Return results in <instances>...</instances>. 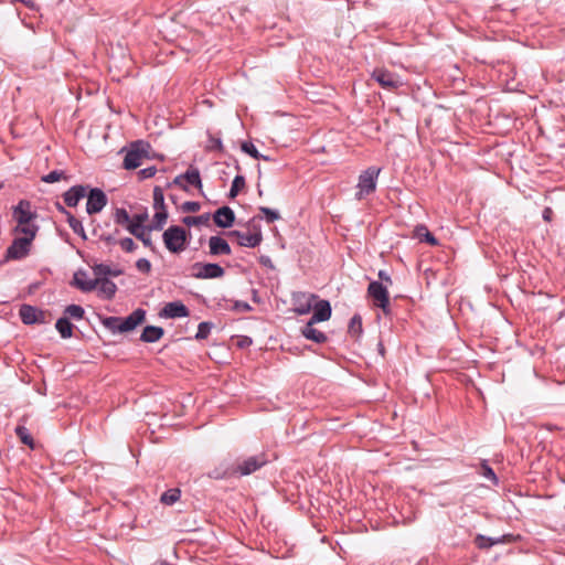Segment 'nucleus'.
<instances>
[{
  "label": "nucleus",
  "mask_w": 565,
  "mask_h": 565,
  "mask_svg": "<svg viewBox=\"0 0 565 565\" xmlns=\"http://www.w3.org/2000/svg\"><path fill=\"white\" fill-rule=\"evenodd\" d=\"M19 316L25 324L42 322L44 318L43 311L30 305H22L19 310Z\"/></svg>",
  "instance_id": "16"
},
{
  "label": "nucleus",
  "mask_w": 565,
  "mask_h": 565,
  "mask_svg": "<svg viewBox=\"0 0 565 565\" xmlns=\"http://www.w3.org/2000/svg\"><path fill=\"white\" fill-rule=\"evenodd\" d=\"M245 178L243 175H236L232 182L228 196L234 199L245 188Z\"/></svg>",
  "instance_id": "32"
},
{
  "label": "nucleus",
  "mask_w": 565,
  "mask_h": 565,
  "mask_svg": "<svg viewBox=\"0 0 565 565\" xmlns=\"http://www.w3.org/2000/svg\"><path fill=\"white\" fill-rule=\"evenodd\" d=\"M172 183L184 191H188V185L202 189L200 171L196 168H190L183 174L177 175Z\"/></svg>",
  "instance_id": "10"
},
{
  "label": "nucleus",
  "mask_w": 565,
  "mask_h": 565,
  "mask_svg": "<svg viewBox=\"0 0 565 565\" xmlns=\"http://www.w3.org/2000/svg\"><path fill=\"white\" fill-rule=\"evenodd\" d=\"M367 295L372 298L374 306L381 308L385 315L390 312V294L386 286L380 281H371Z\"/></svg>",
  "instance_id": "6"
},
{
  "label": "nucleus",
  "mask_w": 565,
  "mask_h": 565,
  "mask_svg": "<svg viewBox=\"0 0 565 565\" xmlns=\"http://www.w3.org/2000/svg\"><path fill=\"white\" fill-rule=\"evenodd\" d=\"M475 543L476 545L481 548V550H486V548H490L492 547L493 545H497V544H500V543H503V539L501 537H498V539H493V537H488V536H484L482 534H478L475 539Z\"/></svg>",
  "instance_id": "29"
},
{
  "label": "nucleus",
  "mask_w": 565,
  "mask_h": 565,
  "mask_svg": "<svg viewBox=\"0 0 565 565\" xmlns=\"http://www.w3.org/2000/svg\"><path fill=\"white\" fill-rule=\"evenodd\" d=\"M164 331L161 327L147 326L140 335V340L147 343H153L159 341Z\"/></svg>",
  "instance_id": "25"
},
{
  "label": "nucleus",
  "mask_w": 565,
  "mask_h": 565,
  "mask_svg": "<svg viewBox=\"0 0 565 565\" xmlns=\"http://www.w3.org/2000/svg\"><path fill=\"white\" fill-rule=\"evenodd\" d=\"M232 309L239 312H248L252 310V306L245 301H235Z\"/></svg>",
  "instance_id": "51"
},
{
  "label": "nucleus",
  "mask_w": 565,
  "mask_h": 565,
  "mask_svg": "<svg viewBox=\"0 0 565 565\" xmlns=\"http://www.w3.org/2000/svg\"><path fill=\"white\" fill-rule=\"evenodd\" d=\"M230 236H233L237 239V244L243 247H249L254 248L258 246L262 241L263 236L259 230H257L254 233H243L241 231H231L228 233Z\"/></svg>",
  "instance_id": "13"
},
{
  "label": "nucleus",
  "mask_w": 565,
  "mask_h": 565,
  "mask_svg": "<svg viewBox=\"0 0 565 565\" xmlns=\"http://www.w3.org/2000/svg\"><path fill=\"white\" fill-rule=\"evenodd\" d=\"M34 233L25 232V235H17L11 245L7 248V259H22L26 257L31 250L32 242L34 241Z\"/></svg>",
  "instance_id": "2"
},
{
  "label": "nucleus",
  "mask_w": 565,
  "mask_h": 565,
  "mask_svg": "<svg viewBox=\"0 0 565 565\" xmlns=\"http://www.w3.org/2000/svg\"><path fill=\"white\" fill-rule=\"evenodd\" d=\"M96 280H98L96 288L98 289V294L105 299H111L117 291L116 284L108 278H96Z\"/></svg>",
  "instance_id": "24"
},
{
  "label": "nucleus",
  "mask_w": 565,
  "mask_h": 565,
  "mask_svg": "<svg viewBox=\"0 0 565 565\" xmlns=\"http://www.w3.org/2000/svg\"><path fill=\"white\" fill-rule=\"evenodd\" d=\"M234 475H235V472L233 470V466L227 467L225 469L215 468L209 472V477L213 478V479H226V478L235 477Z\"/></svg>",
  "instance_id": "34"
},
{
  "label": "nucleus",
  "mask_w": 565,
  "mask_h": 565,
  "mask_svg": "<svg viewBox=\"0 0 565 565\" xmlns=\"http://www.w3.org/2000/svg\"><path fill=\"white\" fill-rule=\"evenodd\" d=\"M190 315L188 307L181 301L168 302L160 311V317L175 319L185 318Z\"/></svg>",
  "instance_id": "14"
},
{
  "label": "nucleus",
  "mask_w": 565,
  "mask_h": 565,
  "mask_svg": "<svg viewBox=\"0 0 565 565\" xmlns=\"http://www.w3.org/2000/svg\"><path fill=\"white\" fill-rule=\"evenodd\" d=\"M136 267L143 274H149L151 270V263L147 258H140L136 262Z\"/></svg>",
  "instance_id": "48"
},
{
  "label": "nucleus",
  "mask_w": 565,
  "mask_h": 565,
  "mask_svg": "<svg viewBox=\"0 0 565 565\" xmlns=\"http://www.w3.org/2000/svg\"><path fill=\"white\" fill-rule=\"evenodd\" d=\"M98 280L96 278L90 279L87 273L78 270L74 274V286L84 292L93 291L97 288Z\"/></svg>",
  "instance_id": "21"
},
{
  "label": "nucleus",
  "mask_w": 565,
  "mask_h": 565,
  "mask_svg": "<svg viewBox=\"0 0 565 565\" xmlns=\"http://www.w3.org/2000/svg\"><path fill=\"white\" fill-rule=\"evenodd\" d=\"M210 142H211V148H215V149H220V150L223 148L221 138L211 136Z\"/></svg>",
  "instance_id": "52"
},
{
  "label": "nucleus",
  "mask_w": 565,
  "mask_h": 565,
  "mask_svg": "<svg viewBox=\"0 0 565 565\" xmlns=\"http://www.w3.org/2000/svg\"><path fill=\"white\" fill-rule=\"evenodd\" d=\"M146 319V311L141 308L134 310L128 317L121 319L119 332L132 331L137 326Z\"/></svg>",
  "instance_id": "15"
},
{
  "label": "nucleus",
  "mask_w": 565,
  "mask_h": 565,
  "mask_svg": "<svg viewBox=\"0 0 565 565\" xmlns=\"http://www.w3.org/2000/svg\"><path fill=\"white\" fill-rule=\"evenodd\" d=\"M84 309L78 305H70L65 309V313L73 319H82L84 317Z\"/></svg>",
  "instance_id": "43"
},
{
  "label": "nucleus",
  "mask_w": 565,
  "mask_h": 565,
  "mask_svg": "<svg viewBox=\"0 0 565 565\" xmlns=\"http://www.w3.org/2000/svg\"><path fill=\"white\" fill-rule=\"evenodd\" d=\"M153 206L156 210H163L164 207V195L160 186L153 189Z\"/></svg>",
  "instance_id": "40"
},
{
  "label": "nucleus",
  "mask_w": 565,
  "mask_h": 565,
  "mask_svg": "<svg viewBox=\"0 0 565 565\" xmlns=\"http://www.w3.org/2000/svg\"><path fill=\"white\" fill-rule=\"evenodd\" d=\"M180 490L179 489H169L161 495V502L168 505L175 503L180 499Z\"/></svg>",
  "instance_id": "35"
},
{
  "label": "nucleus",
  "mask_w": 565,
  "mask_h": 565,
  "mask_svg": "<svg viewBox=\"0 0 565 565\" xmlns=\"http://www.w3.org/2000/svg\"><path fill=\"white\" fill-rule=\"evenodd\" d=\"M210 220V215L209 214H203V215H199V216H185L183 218V223L188 226H191V225H201V224H206Z\"/></svg>",
  "instance_id": "39"
},
{
  "label": "nucleus",
  "mask_w": 565,
  "mask_h": 565,
  "mask_svg": "<svg viewBox=\"0 0 565 565\" xmlns=\"http://www.w3.org/2000/svg\"><path fill=\"white\" fill-rule=\"evenodd\" d=\"M103 239L107 243V244H115L116 241L115 238L111 236V235H108V236H104Z\"/></svg>",
  "instance_id": "55"
},
{
  "label": "nucleus",
  "mask_w": 565,
  "mask_h": 565,
  "mask_svg": "<svg viewBox=\"0 0 565 565\" xmlns=\"http://www.w3.org/2000/svg\"><path fill=\"white\" fill-rule=\"evenodd\" d=\"M103 324L111 330L113 332H119V328L121 324V318L118 317H107L103 320Z\"/></svg>",
  "instance_id": "42"
},
{
  "label": "nucleus",
  "mask_w": 565,
  "mask_h": 565,
  "mask_svg": "<svg viewBox=\"0 0 565 565\" xmlns=\"http://www.w3.org/2000/svg\"><path fill=\"white\" fill-rule=\"evenodd\" d=\"M481 475H482L484 478H487V479H489L490 481H492L494 484H497V483H498V478H497V476H495V473H494L493 469H492V468H491V467H490L486 461H483V462L481 463Z\"/></svg>",
  "instance_id": "44"
},
{
  "label": "nucleus",
  "mask_w": 565,
  "mask_h": 565,
  "mask_svg": "<svg viewBox=\"0 0 565 565\" xmlns=\"http://www.w3.org/2000/svg\"><path fill=\"white\" fill-rule=\"evenodd\" d=\"M39 231V226L34 224L33 222L30 223H17V226L14 227L13 232L15 235H25V232L28 233H34V236H36Z\"/></svg>",
  "instance_id": "31"
},
{
  "label": "nucleus",
  "mask_w": 565,
  "mask_h": 565,
  "mask_svg": "<svg viewBox=\"0 0 565 565\" xmlns=\"http://www.w3.org/2000/svg\"><path fill=\"white\" fill-rule=\"evenodd\" d=\"M213 220L218 227L227 228L235 222V214L230 206H222L215 211Z\"/></svg>",
  "instance_id": "17"
},
{
  "label": "nucleus",
  "mask_w": 565,
  "mask_h": 565,
  "mask_svg": "<svg viewBox=\"0 0 565 565\" xmlns=\"http://www.w3.org/2000/svg\"><path fill=\"white\" fill-rule=\"evenodd\" d=\"M201 205L199 202H194V201H186L182 204V210L184 212H198L200 210Z\"/></svg>",
  "instance_id": "50"
},
{
  "label": "nucleus",
  "mask_w": 565,
  "mask_h": 565,
  "mask_svg": "<svg viewBox=\"0 0 565 565\" xmlns=\"http://www.w3.org/2000/svg\"><path fill=\"white\" fill-rule=\"evenodd\" d=\"M26 7L34 8V2L32 0H21Z\"/></svg>",
  "instance_id": "56"
},
{
  "label": "nucleus",
  "mask_w": 565,
  "mask_h": 565,
  "mask_svg": "<svg viewBox=\"0 0 565 565\" xmlns=\"http://www.w3.org/2000/svg\"><path fill=\"white\" fill-rule=\"evenodd\" d=\"M356 320L359 321V326L361 327V320H360V318H359V317H353V318H352V321H351V322H352V324H354Z\"/></svg>",
  "instance_id": "57"
},
{
  "label": "nucleus",
  "mask_w": 565,
  "mask_h": 565,
  "mask_svg": "<svg viewBox=\"0 0 565 565\" xmlns=\"http://www.w3.org/2000/svg\"><path fill=\"white\" fill-rule=\"evenodd\" d=\"M95 278H107V276L118 277L122 274L120 269H111L106 264H96L92 267Z\"/></svg>",
  "instance_id": "26"
},
{
  "label": "nucleus",
  "mask_w": 565,
  "mask_h": 565,
  "mask_svg": "<svg viewBox=\"0 0 565 565\" xmlns=\"http://www.w3.org/2000/svg\"><path fill=\"white\" fill-rule=\"evenodd\" d=\"M36 213L32 210V204L28 200H21L13 206L12 217L17 223H30L36 218Z\"/></svg>",
  "instance_id": "12"
},
{
  "label": "nucleus",
  "mask_w": 565,
  "mask_h": 565,
  "mask_svg": "<svg viewBox=\"0 0 565 565\" xmlns=\"http://www.w3.org/2000/svg\"><path fill=\"white\" fill-rule=\"evenodd\" d=\"M62 179H67V177L65 175V172L62 170H53L50 173H47L41 178V180L45 183H54Z\"/></svg>",
  "instance_id": "38"
},
{
  "label": "nucleus",
  "mask_w": 565,
  "mask_h": 565,
  "mask_svg": "<svg viewBox=\"0 0 565 565\" xmlns=\"http://www.w3.org/2000/svg\"><path fill=\"white\" fill-rule=\"evenodd\" d=\"M210 254L213 256L231 255L232 249L228 243L220 236H211L209 239Z\"/></svg>",
  "instance_id": "22"
},
{
  "label": "nucleus",
  "mask_w": 565,
  "mask_h": 565,
  "mask_svg": "<svg viewBox=\"0 0 565 565\" xmlns=\"http://www.w3.org/2000/svg\"><path fill=\"white\" fill-rule=\"evenodd\" d=\"M192 269L194 270L192 273V276L196 279L221 278L225 274L223 267H221L218 264H214V263H206V264L195 263L192 266Z\"/></svg>",
  "instance_id": "8"
},
{
  "label": "nucleus",
  "mask_w": 565,
  "mask_h": 565,
  "mask_svg": "<svg viewBox=\"0 0 565 565\" xmlns=\"http://www.w3.org/2000/svg\"><path fill=\"white\" fill-rule=\"evenodd\" d=\"M57 210L64 214L67 215V223L70 227L74 231L76 234L84 235L85 231L82 225V222L77 220L74 215H72L70 212H67L64 206H62L60 203L56 204Z\"/></svg>",
  "instance_id": "27"
},
{
  "label": "nucleus",
  "mask_w": 565,
  "mask_h": 565,
  "mask_svg": "<svg viewBox=\"0 0 565 565\" xmlns=\"http://www.w3.org/2000/svg\"><path fill=\"white\" fill-rule=\"evenodd\" d=\"M380 171L381 170L375 167H370L360 174L358 192L355 193L356 200H362L364 196L375 191Z\"/></svg>",
  "instance_id": "4"
},
{
  "label": "nucleus",
  "mask_w": 565,
  "mask_h": 565,
  "mask_svg": "<svg viewBox=\"0 0 565 565\" xmlns=\"http://www.w3.org/2000/svg\"><path fill=\"white\" fill-rule=\"evenodd\" d=\"M114 220L119 225H126L130 224L132 217L128 214V212L125 209H117L114 214Z\"/></svg>",
  "instance_id": "37"
},
{
  "label": "nucleus",
  "mask_w": 565,
  "mask_h": 565,
  "mask_svg": "<svg viewBox=\"0 0 565 565\" xmlns=\"http://www.w3.org/2000/svg\"><path fill=\"white\" fill-rule=\"evenodd\" d=\"M163 243L171 253H180L185 248L186 231L178 225L170 226L162 235Z\"/></svg>",
  "instance_id": "3"
},
{
  "label": "nucleus",
  "mask_w": 565,
  "mask_h": 565,
  "mask_svg": "<svg viewBox=\"0 0 565 565\" xmlns=\"http://www.w3.org/2000/svg\"><path fill=\"white\" fill-rule=\"evenodd\" d=\"M268 462V459L265 454H259L256 456L248 457L244 459L242 462L233 466V470L235 472V477H244L249 476L253 472L257 471L262 467H264Z\"/></svg>",
  "instance_id": "7"
},
{
  "label": "nucleus",
  "mask_w": 565,
  "mask_h": 565,
  "mask_svg": "<svg viewBox=\"0 0 565 565\" xmlns=\"http://www.w3.org/2000/svg\"><path fill=\"white\" fill-rule=\"evenodd\" d=\"M313 315L310 320L312 322H323L330 319L331 317V305L328 300H318L312 307Z\"/></svg>",
  "instance_id": "20"
},
{
  "label": "nucleus",
  "mask_w": 565,
  "mask_h": 565,
  "mask_svg": "<svg viewBox=\"0 0 565 565\" xmlns=\"http://www.w3.org/2000/svg\"><path fill=\"white\" fill-rule=\"evenodd\" d=\"M258 210L264 215L267 223H274L280 218V214L273 209L260 206Z\"/></svg>",
  "instance_id": "41"
},
{
  "label": "nucleus",
  "mask_w": 565,
  "mask_h": 565,
  "mask_svg": "<svg viewBox=\"0 0 565 565\" xmlns=\"http://www.w3.org/2000/svg\"><path fill=\"white\" fill-rule=\"evenodd\" d=\"M372 78L388 90L397 89L402 85L398 75L384 68H375L372 73Z\"/></svg>",
  "instance_id": "9"
},
{
  "label": "nucleus",
  "mask_w": 565,
  "mask_h": 565,
  "mask_svg": "<svg viewBox=\"0 0 565 565\" xmlns=\"http://www.w3.org/2000/svg\"><path fill=\"white\" fill-rule=\"evenodd\" d=\"M377 276L382 281L392 285L391 276L385 270H380Z\"/></svg>",
  "instance_id": "54"
},
{
  "label": "nucleus",
  "mask_w": 565,
  "mask_h": 565,
  "mask_svg": "<svg viewBox=\"0 0 565 565\" xmlns=\"http://www.w3.org/2000/svg\"><path fill=\"white\" fill-rule=\"evenodd\" d=\"M55 328L63 339H68L73 335V324L65 317L57 319Z\"/></svg>",
  "instance_id": "28"
},
{
  "label": "nucleus",
  "mask_w": 565,
  "mask_h": 565,
  "mask_svg": "<svg viewBox=\"0 0 565 565\" xmlns=\"http://www.w3.org/2000/svg\"><path fill=\"white\" fill-rule=\"evenodd\" d=\"M118 244L121 247V249L127 253H132L137 248L136 243L130 237H125V238L118 241Z\"/></svg>",
  "instance_id": "47"
},
{
  "label": "nucleus",
  "mask_w": 565,
  "mask_h": 565,
  "mask_svg": "<svg viewBox=\"0 0 565 565\" xmlns=\"http://www.w3.org/2000/svg\"><path fill=\"white\" fill-rule=\"evenodd\" d=\"M543 220L545 222H551L553 217V210L551 207H545L542 213Z\"/></svg>",
  "instance_id": "53"
},
{
  "label": "nucleus",
  "mask_w": 565,
  "mask_h": 565,
  "mask_svg": "<svg viewBox=\"0 0 565 565\" xmlns=\"http://www.w3.org/2000/svg\"><path fill=\"white\" fill-rule=\"evenodd\" d=\"M211 323L210 322H201L198 327V332L195 338L199 340L206 339L211 332Z\"/></svg>",
  "instance_id": "45"
},
{
  "label": "nucleus",
  "mask_w": 565,
  "mask_h": 565,
  "mask_svg": "<svg viewBox=\"0 0 565 565\" xmlns=\"http://www.w3.org/2000/svg\"><path fill=\"white\" fill-rule=\"evenodd\" d=\"M87 194V186L78 184L70 188L64 194L63 199L67 206L74 207Z\"/></svg>",
  "instance_id": "18"
},
{
  "label": "nucleus",
  "mask_w": 565,
  "mask_h": 565,
  "mask_svg": "<svg viewBox=\"0 0 565 565\" xmlns=\"http://www.w3.org/2000/svg\"><path fill=\"white\" fill-rule=\"evenodd\" d=\"M156 172H157V168L152 166V167L141 169L138 172V175H139L140 180H146V179L152 178L156 174Z\"/></svg>",
  "instance_id": "49"
},
{
  "label": "nucleus",
  "mask_w": 565,
  "mask_h": 565,
  "mask_svg": "<svg viewBox=\"0 0 565 565\" xmlns=\"http://www.w3.org/2000/svg\"><path fill=\"white\" fill-rule=\"evenodd\" d=\"M317 296L313 294H299L295 296L294 300L296 303L295 312L298 315H307L312 310L313 301L317 300Z\"/></svg>",
  "instance_id": "19"
},
{
  "label": "nucleus",
  "mask_w": 565,
  "mask_h": 565,
  "mask_svg": "<svg viewBox=\"0 0 565 565\" xmlns=\"http://www.w3.org/2000/svg\"><path fill=\"white\" fill-rule=\"evenodd\" d=\"M107 204L106 194L98 188L90 189L87 195L86 212L89 215L99 213Z\"/></svg>",
  "instance_id": "11"
},
{
  "label": "nucleus",
  "mask_w": 565,
  "mask_h": 565,
  "mask_svg": "<svg viewBox=\"0 0 565 565\" xmlns=\"http://www.w3.org/2000/svg\"><path fill=\"white\" fill-rule=\"evenodd\" d=\"M148 218L147 213L135 214L130 224H128L127 230L130 234H132L136 238L140 239L146 247L153 249L150 228L143 226V222Z\"/></svg>",
  "instance_id": "5"
},
{
  "label": "nucleus",
  "mask_w": 565,
  "mask_h": 565,
  "mask_svg": "<svg viewBox=\"0 0 565 565\" xmlns=\"http://www.w3.org/2000/svg\"><path fill=\"white\" fill-rule=\"evenodd\" d=\"M315 323L316 322L309 320L302 328L301 333L308 340H311L316 343H324L327 341V335L322 331L316 329Z\"/></svg>",
  "instance_id": "23"
},
{
  "label": "nucleus",
  "mask_w": 565,
  "mask_h": 565,
  "mask_svg": "<svg viewBox=\"0 0 565 565\" xmlns=\"http://www.w3.org/2000/svg\"><path fill=\"white\" fill-rule=\"evenodd\" d=\"M417 236L420 237L422 241L427 242L431 246H435L438 244V241L436 237L427 230L426 226H419L416 230Z\"/></svg>",
  "instance_id": "36"
},
{
  "label": "nucleus",
  "mask_w": 565,
  "mask_h": 565,
  "mask_svg": "<svg viewBox=\"0 0 565 565\" xmlns=\"http://www.w3.org/2000/svg\"><path fill=\"white\" fill-rule=\"evenodd\" d=\"M150 145L142 140H138L131 143L129 150L124 158V168L132 170L140 167L143 159L149 158Z\"/></svg>",
  "instance_id": "1"
},
{
  "label": "nucleus",
  "mask_w": 565,
  "mask_h": 565,
  "mask_svg": "<svg viewBox=\"0 0 565 565\" xmlns=\"http://www.w3.org/2000/svg\"><path fill=\"white\" fill-rule=\"evenodd\" d=\"M167 218H168V213L166 211V209L163 210H157L156 214H154V228H162L163 224L167 222Z\"/></svg>",
  "instance_id": "46"
},
{
  "label": "nucleus",
  "mask_w": 565,
  "mask_h": 565,
  "mask_svg": "<svg viewBox=\"0 0 565 565\" xmlns=\"http://www.w3.org/2000/svg\"><path fill=\"white\" fill-rule=\"evenodd\" d=\"M156 565H172V564H170V563H168V562H166V561H162V562H160V563H158V564H156Z\"/></svg>",
  "instance_id": "58"
},
{
  "label": "nucleus",
  "mask_w": 565,
  "mask_h": 565,
  "mask_svg": "<svg viewBox=\"0 0 565 565\" xmlns=\"http://www.w3.org/2000/svg\"><path fill=\"white\" fill-rule=\"evenodd\" d=\"M242 150L244 152L248 153L254 159H257V160L263 159V160H266V161L269 160V158L267 156H264V154L258 152L257 148L255 147V145L253 142H249V141L243 142L242 143Z\"/></svg>",
  "instance_id": "33"
},
{
  "label": "nucleus",
  "mask_w": 565,
  "mask_h": 565,
  "mask_svg": "<svg viewBox=\"0 0 565 565\" xmlns=\"http://www.w3.org/2000/svg\"><path fill=\"white\" fill-rule=\"evenodd\" d=\"M15 434L22 444L29 446L31 449L34 448V439L29 429L24 425H18L15 427Z\"/></svg>",
  "instance_id": "30"
}]
</instances>
